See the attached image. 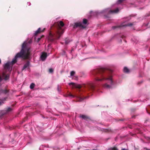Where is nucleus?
<instances>
[{
  "label": "nucleus",
  "mask_w": 150,
  "mask_h": 150,
  "mask_svg": "<svg viewBox=\"0 0 150 150\" xmlns=\"http://www.w3.org/2000/svg\"><path fill=\"white\" fill-rule=\"evenodd\" d=\"M80 117L82 118L83 119H84V120H91L90 117L89 116H88L87 115H81L80 116Z\"/></svg>",
  "instance_id": "0eeeda50"
},
{
  "label": "nucleus",
  "mask_w": 150,
  "mask_h": 150,
  "mask_svg": "<svg viewBox=\"0 0 150 150\" xmlns=\"http://www.w3.org/2000/svg\"><path fill=\"white\" fill-rule=\"evenodd\" d=\"M121 150H127L125 148H123V149H121Z\"/></svg>",
  "instance_id": "e433bc0d"
},
{
  "label": "nucleus",
  "mask_w": 150,
  "mask_h": 150,
  "mask_svg": "<svg viewBox=\"0 0 150 150\" xmlns=\"http://www.w3.org/2000/svg\"><path fill=\"white\" fill-rule=\"evenodd\" d=\"M75 97H77V96H75Z\"/></svg>",
  "instance_id": "79ce46f5"
},
{
  "label": "nucleus",
  "mask_w": 150,
  "mask_h": 150,
  "mask_svg": "<svg viewBox=\"0 0 150 150\" xmlns=\"http://www.w3.org/2000/svg\"><path fill=\"white\" fill-rule=\"evenodd\" d=\"M29 61L27 62L24 65L22 70L23 71L26 68L28 67L29 66Z\"/></svg>",
  "instance_id": "9b49d317"
},
{
  "label": "nucleus",
  "mask_w": 150,
  "mask_h": 150,
  "mask_svg": "<svg viewBox=\"0 0 150 150\" xmlns=\"http://www.w3.org/2000/svg\"><path fill=\"white\" fill-rule=\"evenodd\" d=\"M67 97H71L72 98H74V97H75V96L72 95L71 93H69V94H68L67 95Z\"/></svg>",
  "instance_id": "aec40b11"
},
{
  "label": "nucleus",
  "mask_w": 150,
  "mask_h": 150,
  "mask_svg": "<svg viewBox=\"0 0 150 150\" xmlns=\"http://www.w3.org/2000/svg\"><path fill=\"white\" fill-rule=\"evenodd\" d=\"M53 69L52 68H50L49 70V71L50 73H52L53 72Z\"/></svg>",
  "instance_id": "cd10ccee"
},
{
  "label": "nucleus",
  "mask_w": 150,
  "mask_h": 150,
  "mask_svg": "<svg viewBox=\"0 0 150 150\" xmlns=\"http://www.w3.org/2000/svg\"><path fill=\"white\" fill-rule=\"evenodd\" d=\"M124 37V36H123L122 37V38H123Z\"/></svg>",
  "instance_id": "58836bf2"
},
{
  "label": "nucleus",
  "mask_w": 150,
  "mask_h": 150,
  "mask_svg": "<svg viewBox=\"0 0 150 150\" xmlns=\"http://www.w3.org/2000/svg\"><path fill=\"white\" fill-rule=\"evenodd\" d=\"M125 0H118L117 2V3L118 4H120Z\"/></svg>",
  "instance_id": "a878e982"
},
{
  "label": "nucleus",
  "mask_w": 150,
  "mask_h": 150,
  "mask_svg": "<svg viewBox=\"0 0 150 150\" xmlns=\"http://www.w3.org/2000/svg\"><path fill=\"white\" fill-rule=\"evenodd\" d=\"M78 27L83 28H85V27L82 25L81 23L80 22L75 23L74 25L73 26V28H75Z\"/></svg>",
  "instance_id": "39448f33"
},
{
  "label": "nucleus",
  "mask_w": 150,
  "mask_h": 150,
  "mask_svg": "<svg viewBox=\"0 0 150 150\" xmlns=\"http://www.w3.org/2000/svg\"><path fill=\"white\" fill-rule=\"evenodd\" d=\"M124 72L125 73H128L129 72V69L126 67L124 68L123 69Z\"/></svg>",
  "instance_id": "2eb2a0df"
},
{
  "label": "nucleus",
  "mask_w": 150,
  "mask_h": 150,
  "mask_svg": "<svg viewBox=\"0 0 150 150\" xmlns=\"http://www.w3.org/2000/svg\"><path fill=\"white\" fill-rule=\"evenodd\" d=\"M75 97H77V96H75Z\"/></svg>",
  "instance_id": "37998d69"
},
{
  "label": "nucleus",
  "mask_w": 150,
  "mask_h": 150,
  "mask_svg": "<svg viewBox=\"0 0 150 150\" xmlns=\"http://www.w3.org/2000/svg\"><path fill=\"white\" fill-rule=\"evenodd\" d=\"M61 35L60 34H58L57 32H56V34L54 35L50 33L48 37V40L50 42H52L55 40L59 39Z\"/></svg>",
  "instance_id": "20e7f679"
},
{
  "label": "nucleus",
  "mask_w": 150,
  "mask_h": 150,
  "mask_svg": "<svg viewBox=\"0 0 150 150\" xmlns=\"http://www.w3.org/2000/svg\"><path fill=\"white\" fill-rule=\"evenodd\" d=\"M88 22V21L86 19H83V23L84 24H86Z\"/></svg>",
  "instance_id": "4be33fe9"
},
{
  "label": "nucleus",
  "mask_w": 150,
  "mask_h": 150,
  "mask_svg": "<svg viewBox=\"0 0 150 150\" xmlns=\"http://www.w3.org/2000/svg\"><path fill=\"white\" fill-rule=\"evenodd\" d=\"M57 90L59 91H60V87L59 86H57Z\"/></svg>",
  "instance_id": "473e14b6"
},
{
  "label": "nucleus",
  "mask_w": 150,
  "mask_h": 150,
  "mask_svg": "<svg viewBox=\"0 0 150 150\" xmlns=\"http://www.w3.org/2000/svg\"><path fill=\"white\" fill-rule=\"evenodd\" d=\"M30 41L29 43L24 42L22 45L21 50L20 52L17 54L14 58L13 59L10 64L12 65L17 62L18 58H21L24 59H27L29 58L30 55V47L29 44L30 43Z\"/></svg>",
  "instance_id": "f03ea898"
},
{
  "label": "nucleus",
  "mask_w": 150,
  "mask_h": 150,
  "mask_svg": "<svg viewBox=\"0 0 150 150\" xmlns=\"http://www.w3.org/2000/svg\"><path fill=\"white\" fill-rule=\"evenodd\" d=\"M86 75H84V76L85 77L86 76Z\"/></svg>",
  "instance_id": "a19ab883"
},
{
  "label": "nucleus",
  "mask_w": 150,
  "mask_h": 150,
  "mask_svg": "<svg viewBox=\"0 0 150 150\" xmlns=\"http://www.w3.org/2000/svg\"><path fill=\"white\" fill-rule=\"evenodd\" d=\"M75 72L74 71H72L70 72V76H73L75 74Z\"/></svg>",
  "instance_id": "393cba45"
},
{
  "label": "nucleus",
  "mask_w": 150,
  "mask_h": 150,
  "mask_svg": "<svg viewBox=\"0 0 150 150\" xmlns=\"http://www.w3.org/2000/svg\"><path fill=\"white\" fill-rule=\"evenodd\" d=\"M102 131L105 132H108L111 131V130L109 129H102Z\"/></svg>",
  "instance_id": "dca6fc26"
},
{
  "label": "nucleus",
  "mask_w": 150,
  "mask_h": 150,
  "mask_svg": "<svg viewBox=\"0 0 150 150\" xmlns=\"http://www.w3.org/2000/svg\"><path fill=\"white\" fill-rule=\"evenodd\" d=\"M64 25V24L63 21H60L59 23H57L56 25L57 26V34H59L62 35L64 32V30L62 28V27H63Z\"/></svg>",
  "instance_id": "7ed1b4c3"
},
{
  "label": "nucleus",
  "mask_w": 150,
  "mask_h": 150,
  "mask_svg": "<svg viewBox=\"0 0 150 150\" xmlns=\"http://www.w3.org/2000/svg\"><path fill=\"white\" fill-rule=\"evenodd\" d=\"M35 86V84L33 83H31L30 86V88L31 89H33Z\"/></svg>",
  "instance_id": "412c9836"
},
{
  "label": "nucleus",
  "mask_w": 150,
  "mask_h": 150,
  "mask_svg": "<svg viewBox=\"0 0 150 150\" xmlns=\"http://www.w3.org/2000/svg\"><path fill=\"white\" fill-rule=\"evenodd\" d=\"M5 114V112H1L0 113V117L3 116Z\"/></svg>",
  "instance_id": "c756f323"
},
{
  "label": "nucleus",
  "mask_w": 150,
  "mask_h": 150,
  "mask_svg": "<svg viewBox=\"0 0 150 150\" xmlns=\"http://www.w3.org/2000/svg\"><path fill=\"white\" fill-rule=\"evenodd\" d=\"M9 74H6L4 73H3L2 74V76L4 78V79L5 80H7L9 79Z\"/></svg>",
  "instance_id": "9d476101"
},
{
  "label": "nucleus",
  "mask_w": 150,
  "mask_h": 150,
  "mask_svg": "<svg viewBox=\"0 0 150 150\" xmlns=\"http://www.w3.org/2000/svg\"><path fill=\"white\" fill-rule=\"evenodd\" d=\"M45 29V28H44L42 30H41L40 28H39L38 30L36 31L35 34V35H37L40 33L43 32Z\"/></svg>",
  "instance_id": "1a4fd4ad"
},
{
  "label": "nucleus",
  "mask_w": 150,
  "mask_h": 150,
  "mask_svg": "<svg viewBox=\"0 0 150 150\" xmlns=\"http://www.w3.org/2000/svg\"><path fill=\"white\" fill-rule=\"evenodd\" d=\"M112 71L104 68H101L94 70L91 71L92 74L95 77L96 81H101L104 80H108L110 81V83L112 85L113 81L112 76L109 75V73H111Z\"/></svg>",
  "instance_id": "f257e3e1"
},
{
  "label": "nucleus",
  "mask_w": 150,
  "mask_h": 150,
  "mask_svg": "<svg viewBox=\"0 0 150 150\" xmlns=\"http://www.w3.org/2000/svg\"><path fill=\"white\" fill-rule=\"evenodd\" d=\"M43 37L44 35H42L40 38H38L37 41V42H38L39 41H40V40H41V38H42V37Z\"/></svg>",
  "instance_id": "c85d7f7f"
},
{
  "label": "nucleus",
  "mask_w": 150,
  "mask_h": 150,
  "mask_svg": "<svg viewBox=\"0 0 150 150\" xmlns=\"http://www.w3.org/2000/svg\"><path fill=\"white\" fill-rule=\"evenodd\" d=\"M3 103V102L0 101V106L2 105Z\"/></svg>",
  "instance_id": "72a5a7b5"
},
{
  "label": "nucleus",
  "mask_w": 150,
  "mask_h": 150,
  "mask_svg": "<svg viewBox=\"0 0 150 150\" xmlns=\"http://www.w3.org/2000/svg\"><path fill=\"white\" fill-rule=\"evenodd\" d=\"M118 148L115 146L109 148L108 150H118Z\"/></svg>",
  "instance_id": "a211bd4d"
},
{
  "label": "nucleus",
  "mask_w": 150,
  "mask_h": 150,
  "mask_svg": "<svg viewBox=\"0 0 150 150\" xmlns=\"http://www.w3.org/2000/svg\"><path fill=\"white\" fill-rule=\"evenodd\" d=\"M79 99L78 100V101H81L83 100V99L81 97H79Z\"/></svg>",
  "instance_id": "2f4dec72"
},
{
  "label": "nucleus",
  "mask_w": 150,
  "mask_h": 150,
  "mask_svg": "<svg viewBox=\"0 0 150 150\" xmlns=\"http://www.w3.org/2000/svg\"><path fill=\"white\" fill-rule=\"evenodd\" d=\"M47 53L43 52L42 53V54L40 56V58L42 61H44L47 58Z\"/></svg>",
  "instance_id": "423d86ee"
},
{
  "label": "nucleus",
  "mask_w": 150,
  "mask_h": 150,
  "mask_svg": "<svg viewBox=\"0 0 150 150\" xmlns=\"http://www.w3.org/2000/svg\"><path fill=\"white\" fill-rule=\"evenodd\" d=\"M119 11V9L118 8L114 10H111L109 11V12L111 13H117Z\"/></svg>",
  "instance_id": "ddd939ff"
},
{
  "label": "nucleus",
  "mask_w": 150,
  "mask_h": 150,
  "mask_svg": "<svg viewBox=\"0 0 150 150\" xmlns=\"http://www.w3.org/2000/svg\"><path fill=\"white\" fill-rule=\"evenodd\" d=\"M120 120L123 121V120H124V119H121V120Z\"/></svg>",
  "instance_id": "4c0bfd02"
},
{
  "label": "nucleus",
  "mask_w": 150,
  "mask_h": 150,
  "mask_svg": "<svg viewBox=\"0 0 150 150\" xmlns=\"http://www.w3.org/2000/svg\"><path fill=\"white\" fill-rule=\"evenodd\" d=\"M89 88L92 91H93L95 88L93 84H91L89 86Z\"/></svg>",
  "instance_id": "6ab92c4d"
},
{
  "label": "nucleus",
  "mask_w": 150,
  "mask_h": 150,
  "mask_svg": "<svg viewBox=\"0 0 150 150\" xmlns=\"http://www.w3.org/2000/svg\"><path fill=\"white\" fill-rule=\"evenodd\" d=\"M12 108L10 107L8 108L6 110V112H9L12 110Z\"/></svg>",
  "instance_id": "5701e85b"
},
{
  "label": "nucleus",
  "mask_w": 150,
  "mask_h": 150,
  "mask_svg": "<svg viewBox=\"0 0 150 150\" xmlns=\"http://www.w3.org/2000/svg\"><path fill=\"white\" fill-rule=\"evenodd\" d=\"M132 111H134L135 110H134L132 109Z\"/></svg>",
  "instance_id": "ea45409f"
},
{
  "label": "nucleus",
  "mask_w": 150,
  "mask_h": 150,
  "mask_svg": "<svg viewBox=\"0 0 150 150\" xmlns=\"http://www.w3.org/2000/svg\"><path fill=\"white\" fill-rule=\"evenodd\" d=\"M69 85H72L74 87H75L76 88H80L81 86L80 85L76 84L74 83H69Z\"/></svg>",
  "instance_id": "6e6552de"
},
{
  "label": "nucleus",
  "mask_w": 150,
  "mask_h": 150,
  "mask_svg": "<svg viewBox=\"0 0 150 150\" xmlns=\"http://www.w3.org/2000/svg\"><path fill=\"white\" fill-rule=\"evenodd\" d=\"M5 69H8L9 67V64L8 63H7L5 64L4 66Z\"/></svg>",
  "instance_id": "4468645a"
},
{
  "label": "nucleus",
  "mask_w": 150,
  "mask_h": 150,
  "mask_svg": "<svg viewBox=\"0 0 150 150\" xmlns=\"http://www.w3.org/2000/svg\"><path fill=\"white\" fill-rule=\"evenodd\" d=\"M70 41L68 38H66L65 40V43L66 44H68L69 42Z\"/></svg>",
  "instance_id": "b1692460"
},
{
  "label": "nucleus",
  "mask_w": 150,
  "mask_h": 150,
  "mask_svg": "<svg viewBox=\"0 0 150 150\" xmlns=\"http://www.w3.org/2000/svg\"><path fill=\"white\" fill-rule=\"evenodd\" d=\"M146 111H147V112L149 114V115H150V112H149L148 110H147V109H146Z\"/></svg>",
  "instance_id": "f704fd0d"
},
{
  "label": "nucleus",
  "mask_w": 150,
  "mask_h": 150,
  "mask_svg": "<svg viewBox=\"0 0 150 150\" xmlns=\"http://www.w3.org/2000/svg\"><path fill=\"white\" fill-rule=\"evenodd\" d=\"M104 87L107 88H111V87L107 83H105L104 86Z\"/></svg>",
  "instance_id": "f3484780"
},
{
  "label": "nucleus",
  "mask_w": 150,
  "mask_h": 150,
  "mask_svg": "<svg viewBox=\"0 0 150 150\" xmlns=\"http://www.w3.org/2000/svg\"><path fill=\"white\" fill-rule=\"evenodd\" d=\"M133 24L132 23H129L126 25V26H132Z\"/></svg>",
  "instance_id": "7c9ffc66"
},
{
  "label": "nucleus",
  "mask_w": 150,
  "mask_h": 150,
  "mask_svg": "<svg viewBox=\"0 0 150 150\" xmlns=\"http://www.w3.org/2000/svg\"><path fill=\"white\" fill-rule=\"evenodd\" d=\"M120 26H113L112 27V28L113 29H115L117 28H120Z\"/></svg>",
  "instance_id": "bb28decb"
},
{
  "label": "nucleus",
  "mask_w": 150,
  "mask_h": 150,
  "mask_svg": "<svg viewBox=\"0 0 150 150\" xmlns=\"http://www.w3.org/2000/svg\"><path fill=\"white\" fill-rule=\"evenodd\" d=\"M144 149H145V150H150V149H148L147 148H145Z\"/></svg>",
  "instance_id": "c9c22d12"
},
{
  "label": "nucleus",
  "mask_w": 150,
  "mask_h": 150,
  "mask_svg": "<svg viewBox=\"0 0 150 150\" xmlns=\"http://www.w3.org/2000/svg\"><path fill=\"white\" fill-rule=\"evenodd\" d=\"M8 91L6 89L5 90L1 89L0 90V94L1 93L6 94L8 92Z\"/></svg>",
  "instance_id": "f8f14e48"
}]
</instances>
